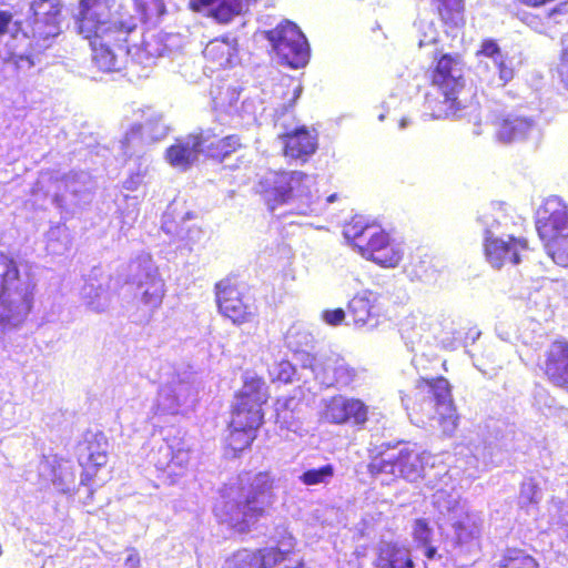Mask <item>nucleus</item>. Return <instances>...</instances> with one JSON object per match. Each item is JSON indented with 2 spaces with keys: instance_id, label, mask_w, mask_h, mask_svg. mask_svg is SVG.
Returning a JSON list of instances; mask_svg holds the SVG:
<instances>
[{
  "instance_id": "obj_1",
  "label": "nucleus",
  "mask_w": 568,
  "mask_h": 568,
  "mask_svg": "<svg viewBox=\"0 0 568 568\" xmlns=\"http://www.w3.org/2000/svg\"><path fill=\"white\" fill-rule=\"evenodd\" d=\"M115 0H80L79 12L75 17L78 33L92 50V59L97 68L103 72L119 70L116 51L131 53L139 63L151 64L161 55L160 48H151L143 40L141 44L130 47V37L136 32L138 23L133 16H119L108 19Z\"/></svg>"
},
{
  "instance_id": "obj_5",
  "label": "nucleus",
  "mask_w": 568,
  "mask_h": 568,
  "mask_svg": "<svg viewBox=\"0 0 568 568\" xmlns=\"http://www.w3.org/2000/svg\"><path fill=\"white\" fill-rule=\"evenodd\" d=\"M344 236L364 258L383 267H396L403 260L398 244L378 225L352 219L344 226Z\"/></svg>"
},
{
  "instance_id": "obj_23",
  "label": "nucleus",
  "mask_w": 568,
  "mask_h": 568,
  "mask_svg": "<svg viewBox=\"0 0 568 568\" xmlns=\"http://www.w3.org/2000/svg\"><path fill=\"white\" fill-rule=\"evenodd\" d=\"M61 9L31 13L30 30L27 36L36 40H48L57 37L61 29Z\"/></svg>"
},
{
  "instance_id": "obj_29",
  "label": "nucleus",
  "mask_w": 568,
  "mask_h": 568,
  "mask_svg": "<svg viewBox=\"0 0 568 568\" xmlns=\"http://www.w3.org/2000/svg\"><path fill=\"white\" fill-rule=\"evenodd\" d=\"M498 568H539V562L526 550L517 547H508L504 550L498 562Z\"/></svg>"
},
{
  "instance_id": "obj_33",
  "label": "nucleus",
  "mask_w": 568,
  "mask_h": 568,
  "mask_svg": "<svg viewBox=\"0 0 568 568\" xmlns=\"http://www.w3.org/2000/svg\"><path fill=\"white\" fill-rule=\"evenodd\" d=\"M239 13L240 9L236 3L223 0L220 1L215 8L211 9L210 17H212L219 23L226 24L231 22Z\"/></svg>"
},
{
  "instance_id": "obj_51",
  "label": "nucleus",
  "mask_w": 568,
  "mask_h": 568,
  "mask_svg": "<svg viewBox=\"0 0 568 568\" xmlns=\"http://www.w3.org/2000/svg\"><path fill=\"white\" fill-rule=\"evenodd\" d=\"M292 400V397L277 398L275 402L276 410L278 412L281 408H286Z\"/></svg>"
},
{
  "instance_id": "obj_53",
  "label": "nucleus",
  "mask_w": 568,
  "mask_h": 568,
  "mask_svg": "<svg viewBox=\"0 0 568 568\" xmlns=\"http://www.w3.org/2000/svg\"><path fill=\"white\" fill-rule=\"evenodd\" d=\"M52 463L57 464L58 466L61 465L62 462H64V458L58 454L52 455Z\"/></svg>"
},
{
  "instance_id": "obj_16",
  "label": "nucleus",
  "mask_w": 568,
  "mask_h": 568,
  "mask_svg": "<svg viewBox=\"0 0 568 568\" xmlns=\"http://www.w3.org/2000/svg\"><path fill=\"white\" fill-rule=\"evenodd\" d=\"M368 414V406L362 399L343 396L331 397L323 410L326 422L335 425L348 424L359 429L367 423Z\"/></svg>"
},
{
  "instance_id": "obj_42",
  "label": "nucleus",
  "mask_w": 568,
  "mask_h": 568,
  "mask_svg": "<svg viewBox=\"0 0 568 568\" xmlns=\"http://www.w3.org/2000/svg\"><path fill=\"white\" fill-rule=\"evenodd\" d=\"M30 9L31 13H37L40 11L62 9V6L59 0H32Z\"/></svg>"
},
{
  "instance_id": "obj_7",
  "label": "nucleus",
  "mask_w": 568,
  "mask_h": 568,
  "mask_svg": "<svg viewBox=\"0 0 568 568\" xmlns=\"http://www.w3.org/2000/svg\"><path fill=\"white\" fill-rule=\"evenodd\" d=\"M400 399L409 417L416 423L430 420L436 407L450 403L453 386L444 376L419 377L410 393L403 394Z\"/></svg>"
},
{
  "instance_id": "obj_21",
  "label": "nucleus",
  "mask_w": 568,
  "mask_h": 568,
  "mask_svg": "<svg viewBox=\"0 0 568 568\" xmlns=\"http://www.w3.org/2000/svg\"><path fill=\"white\" fill-rule=\"evenodd\" d=\"M374 568H415L410 549L397 541H383L376 548Z\"/></svg>"
},
{
  "instance_id": "obj_24",
  "label": "nucleus",
  "mask_w": 568,
  "mask_h": 568,
  "mask_svg": "<svg viewBox=\"0 0 568 568\" xmlns=\"http://www.w3.org/2000/svg\"><path fill=\"white\" fill-rule=\"evenodd\" d=\"M236 53V41L227 38H215L203 50V57L212 70L229 67Z\"/></svg>"
},
{
  "instance_id": "obj_41",
  "label": "nucleus",
  "mask_w": 568,
  "mask_h": 568,
  "mask_svg": "<svg viewBox=\"0 0 568 568\" xmlns=\"http://www.w3.org/2000/svg\"><path fill=\"white\" fill-rule=\"evenodd\" d=\"M346 315L347 311L345 312L343 308L325 310L322 318L326 324L337 326L343 323Z\"/></svg>"
},
{
  "instance_id": "obj_32",
  "label": "nucleus",
  "mask_w": 568,
  "mask_h": 568,
  "mask_svg": "<svg viewBox=\"0 0 568 568\" xmlns=\"http://www.w3.org/2000/svg\"><path fill=\"white\" fill-rule=\"evenodd\" d=\"M334 466L331 464H326L320 468H311L305 470L300 476V480L306 486L325 484L334 476Z\"/></svg>"
},
{
  "instance_id": "obj_8",
  "label": "nucleus",
  "mask_w": 568,
  "mask_h": 568,
  "mask_svg": "<svg viewBox=\"0 0 568 568\" xmlns=\"http://www.w3.org/2000/svg\"><path fill=\"white\" fill-rule=\"evenodd\" d=\"M268 398V388L264 378L257 375H245L242 387L234 394L230 425H245L258 429L264 423L263 407Z\"/></svg>"
},
{
  "instance_id": "obj_10",
  "label": "nucleus",
  "mask_w": 568,
  "mask_h": 568,
  "mask_svg": "<svg viewBox=\"0 0 568 568\" xmlns=\"http://www.w3.org/2000/svg\"><path fill=\"white\" fill-rule=\"evenodd\" d=\"M270 211L292 202L295 197L308 195L310 176L302 171L272 172L260 181V191Z\"/></svg>"
},
{
  "instance_id": "obj_4",
  "label": "nucleus",
  "mask_w": 568,
  "mask_h": 568,
  "mask_svg": "<svg viewBox=\"0 0 568 568\" xmlns=\"http://www.w3.org/2000/svg\"><path fill=\"white\" fill-rule=\"evenodd\" d=\"M20 276L17 260L0 252V332L18 327L31 312L34 286H18Z\"/></svg>"
},
{
  "instance_id": "obj_18",
  "label": "nucleus",
  "mask_w": 568,
  "mask_h": 568,
  "mask_svg": "<svg viewBox=\"0 0 568 568\" xmlns=\"http://www.w3.org/2000/svg\"><path fill=\"white\" fill-rule=\"evenodd\" d=\"M280 140L283 144V155L302 163L307 162L318 146L316 130L306 125L285 131L280 135Z\"/></svg>"
},
{
  "instance_id": "obj_26",
  "label": "nucleus",
  "mask_w": 568,
  "mask_h": 568,
  "mask_svg": "<svg viewBox=\"0 0 568 568\" xmlns=\"http://www.w3.org/2000/svg\"><path fill=\"white\" fill-rule=\"evenodd\" d=\"M257 428L252 426H237L229 424V434L225 439L224 450L231 458L240 457L248 450L257 437Z\"/></svg>"
},
{
  "instance_id": "obj_20",
  "label": "nucleus",
  "mask_w": 568,
  "mask_h": 568,
  "mask_svg": "<svg viewBox=\"0 0 568 568\" xmlns=\"http://www.w3.org/2000/svg\"><path fill=\"white\" fill-rule=\"evenodd\" d=\"M199 131L187 134L185 140H176L165 151L166 161L180 170L190 169L202 154Z\"/></svg>"
},
{
  "instance_id": "obj_13",
  "label": "nucleus",
  "mask_w": 568,
  "mask_h": 568,
  "mask_svg": "<svg viewBox=\"0 0 568 568\" xmlns=\"http://www.w3.org/2000/svg\"><path fill=\"white\" fill-rule=\"evenodd\" d=\"M296 545L291 534L284 535L275 546L237 551L230 568H275L295 554Z\"/></svg>"
},
{
  "instance_id": "obj_38",
  "label": "nucleus",
  "mask_w": 568,
  "mask_h": 568,
  "mask_svg": "<svg viewBox=\"0 0 568 568\" xmlns=\"http://www.w3.org/2000/svg\"><path fill=\"white\" fill-rule=\"evenodd\" d=\"M494 63L498 69L500 85L505 87L515 77V69L511 64V61L508 57L503 55L495 60Z\"/></svg>"
},
{
  "instance_id": "obj_52",
  "label": "nucleus",
  "mask_w": 568,
  "mask_h": 568,
  "mask_svg": "<svg viewBox=\"0 0 568 568\" xmlns=\"http://www.w3.org/2000/svg\"><path fill=\"white\" fill-rule=\"evenodd\" d=\"M425 547V556L427 559H434L436 554H437V549L436 547L432 546L430 544L428 546H424Z\"/></svg>"
},
{
  "instance_id": "obj_12",
  "label": "nucleus",
  "mask_w": 568,
  "mask_h": 568,
  "mask_svg": "<svg viewBox=\"0 0 568 568\" xmlns=\"http://www.w3.org/2000/svg\"><path fill=\"white\" fill-rule=\"evenodd\" d=\"M264 37L271 42L283 64L297 69L308 62L307 40L295 23L284 20L274 29L266 30Z\"/></svg>"
},
{
  "instance_id": "obj_25",
  "label": "nucleus",
  "mask_w": 568,
  "mask_h": 568,
  "mask_svg": "<svg viewBox=\"0 0 568 568\" xmlns=\"http://www.w3.org/2000/svg\"><path fill=\"white\" fill-rule=\"evenodd\" d=\"M430 4L447 31L464 27L465 0H430Z\"/></svg>"
},
{
  "instance_id": "obj_22",
  "label": "nucleus",
  "mask_w": 568,
  "mask_h": 568,
  "mask_svg": "<svg viewBox=\"0 0 568 568\" xmlns=\"http://www.w3.org/2000/svg\"><path fill=\"white\" fill-rule=\"evenodd\" d=\"M532 120L508 114L494 120L495 135L500 142L510 143L524 140L532 129Z\"/></svg>"
},
{
  "instance_id": "obj_40",
  "label": "nucleus",
  "mask_w": 568,
  "mask_h": 568,
  "mask_svg": "<svg viewBox=\"0 0 568 568\" xmlns=\"http://www.w3.org/2000/svg\"><path fill=\"white\" fill-rule=\"evenodd\" d=\"M557 74L565 89L568 90V43L562 45L559 51Z\"/></svg>"
},
{
  "instance_id": "obj_49",
  "label": "nucleus",
  "mask_w": 568,
  "mask_h": 568,
  "mask_svg": "<svg viewBox=\"0 0 568 568\" xmlns=\"http://www.w3.org/2000/svg\"><path fill=\"white\" fill-rule=\"evenodd\" d=\"M140 561L139 554L134 551L125 558L124 564L128 568H139Z\"/></svg>"
},
{
  "instance_id": "obj_35",
  "label": "nucleus",
  "mask_w": 568,
  "mask_h": 568,
  "mask_svg": "<svg viewBox=\"0 0 568 568\" xmlns=\"http://www.w3.org/2000/svg\"><path fill=\"white\" fill-rule=\"evenodd\" d=\"M239 100V92L229 84L219 85L213 91V102L216 108H227Z\"/></svg>"
},
{
  "instance_id": "obj_50",
  "label": "nucleus",
  "mask_w": 568,
  "mask_h": 568,
  "mask_svg": "<svg viewBox=\"0 0 568 568\" xmlns=\"http://www.w3.org/2000/svg\"><path fill=\"white\" fill-rule=\"evenodd\" d=\"M424 36H425V39L419 41V45L435 42L437 39V36H438V31L436 30V28H432L429 37H427L426 33Z\"/></svg>"
},
{
  "instance_id": "obj_15",
  "label": "nucleus",
  "mask_w": 568,
  "mask_h": 568,
  "mask_svg": "<svg viewBox=\"0 0 568 568\" xmlns=\"http://www.w3.org/2000/svg\"><path fill=\"white\" fill-rule=\"evenodd\" d=\"M487 262L496 268L504 265H516L521 261V254L528 250V241L524 237L507 235L506 239L486 231L483 243Z\"/></svg>"
},
{
  "instance_id": "obj_3",
  "label": "nucleus",
  "mask_w": 568,
  "mask_h": 568,
  "mask_svg": "<svg viewBox=\"0 0 568 568\" xmlns=\"http://www.w3.org/2000/svg\"><path fill=\"white\" fill-rule=\"evenodd\" d=\"M465 61L460 53H443L429 71V83L435 92L425 94V108L435 119L456 116L474 101L466 90Z\"/></svg>"
},
{
  "instance_id": "obj_46",
  "label": "nucleus",
  "mask_w": 568,
  "mask_h": 568,
  "mask_svg": "<svg viewBox=\"0 0 568 568\" xmlns=\"http://www.w3.org/2000/svg\"><path fill=\"white\" fill-rule=\"evenodd\" d=\"M518 3L528 8H540L547 6L555 0H516Z\"/></svg>"
},
{
  "instance_id": "obj_11",
  "label": "nucleus",
  "mask_w": 568,
  "mask_h": 568,
  "mask_svg": "<svg viewBox=\"0 0 568 568\" xmlns=\"http://www.w3.org/2000/svg\"><path fill=\"white\" fill-rule=\"evenodd\" d=\"M215 300L219 312L234 325L250 324L257 318V306L247 296L244 285L235 277L227 276L215 283Z\"/></svg>"
},
{
  "instance_id": "obj_34",
  "label": "nucleus",
  "mask_w": 568,
  "mask_h": 568,
  "mask_svg": "<svg viewBox=\"0 0 568 568\" xmlns=\"http://www.w3.org/2000/svg\"><path fill=\"white\" fill-rule=\"evenodd\" d=\"M368 473L376 477L379 475H390L392 477H399L396 473V467L393 457L385 458L383 456H375L367 465Z\"/></svg>"
},
{
  "instance_id": "obj_17",
  "label": "nucleus",
  "mask_w": 568,
  "mask_h": 568,
  "mask_svg": "<svg viewBox=\"0 0 568 568\" xmlns=\"http://www.w3.org/2000/svg\"><path fill=\"white\" fill-rule=\"evenodd\" d=\"M202 155L212 162L223 163L231 155L245 148L242 135L232 133L221 135L215 129H199Z\"/></svg>"
},
{
  "instance_id": "obj_28",
  "label": "nucleus",
  "mask_w": 568,
  "mask_h": 568,
  "mask_svg": "<svg viewBox=\"0 0 568 568\" xmlns=\"http://www.w3.org/2000/svg\"><path fill=\"white\" fill-rule=\"evenodd\" d=\"M430 419L437 420L443 436L452 437L459 424V415L454 399H452L450 403L436 407Z\"/></svg>"
},
{
  "instance_id": "obj_45",
  "label": "nucleus",
  "mask_w": 568,
  "mask_h": 568,
  "mask_svg": "<svg viewBox=\"0 0 568 568\" xmlns=\"http://www.w3.org/2000/svg\"><path fill=\"white\" fill-rule=\"evenodd\" d=\"M217 0H190L189 9L193 12H201L204 9L214 4Z\"/></svg>"
},
{
  "instance_id": "obj_43",
  "label": "nucleus",
  "mask_w": 568,
  "mask_h": 568,
  "mask_svg": "<svg viewBox=\"0 0 568 568\" xmlns=\"http://www.w3.org/2000/svg\"><path fill=\"white\" fill-rule=\"evenodd\" d=\"M469 525L464 520H457L453 524L456 537L459 541H466L473 537V531L468 529Z\"/></svg>"
},
{
  "instance_id": "obj_30",
  "label": "nucleus",
  "mask_w": 568,
  "mask_h": 568,
  "mask_svg": "<svg viewBox=\"0 0 568 568\" xmlns=\"http://www.w3.org/2000/svg\"><path fill=\"white\" fill-rule=\"evenodd\" d=\"M374 305L366 295H355L347 304V316L356 326H363L373 316Z\"/></svg>"
},
{
  "instance_id": "obj_14",
  "label": "nucleus",
  "mask_w": 568,
  "mask_h": 568,
  "mask_svg": "<svg viewBox=\"0 0 568 568\" xmlns=\"http://www.w3.org/2000/svg\"><path fill=\"white\" fill-rule=\"evenodd\" d=\"M82 454L80 455L81 484L90 485L97 477L99 470L108 463L109 440L103 432H87L83 439L78 444Z\"/></svg>"
},
{
  "instance_id": "obj_47",
  "label": "nucleus",
  "mask_w": 568,
  "mask_h": 568,
  "mask_svg": "<svg viewBox=\"0 0 568 568\" xmlns=\"http://www.w3.org/2000/svg\"><path fill=\"white\" fill-rule=\"evenodd\" d=\"M133 3H134L136 12L140 13V16H141V19L143 21H146L149 19V17H148L145 0H133Z\"/></svg>"
},
{
  "instance_id": "obj_48",
  "label": "nucleus",
  "mask_w": 568,
  "mask_h": 568,
  "mask_svg": "<svg viewBox=\"0 0 568 568\" xmlns=\"http://www.w3.org/2000/svg\"><path fill=\"white\" fill-rule=\"evenodd\" d=\"M430 263V261H426V260H420L416 265H415V275L416 276H419L422 277L423 275H427V271H428V264Z\"/></svg>"
},
{
  "instance_id": "obj_9",
  "label": "nucleus",
  "mask_w": 568,
  "mask_h": 568,
  "mask_svg": "<svg viewBox=\"0 0 568 568\" xmlns=\"http://www.w3.org/2000/svg\"><path fill=\"white\" fill-rule=\"evenodd\" d=\"M152 463L158 477L169 485L186 475L191 464V449L181 430L176 429L163 438L152 452Z\"/></svg>"
},
{
  "instance_id": "obj_37",
  "label": "nucleus",
  "mask_w": 568,
  "mask_h": 568,
  "mask_svg": "<svg viewBox=\"0 0 568 568\" xmlns=\"http://www.w3.org/2000/svg\"><path fill=\"white\" fill-rule=\"evenodd\" d=\"M413 538L420 546H428L432 542L433 530L425 518H417L413 525Z\"/></svg>"
},
{
  "instance_id": "obj_19",
  "label": "nucleus",
  "mask_w": 568,
  "mask_h": 568,
  "mask_svg": "<svg viewBox=\"0 0 568 568\" xmlns=\"http://www.w3.org/2000/svg\"><path fill=\"white\" fill-rule=\"evenodd\" d=\"M541 369L555 386L568 389V342L557 339L545 353Z\"/></svg>"
},
{
  "instance_id": "obj_2",
  "label": "nucleus",
  "mask_w": 568,
  "mask_h": 568,
  "mask_svg": "<svg viewBox=\"0 0 568 568\" xmlns=\"http://www.w3.org/2000/svg\"><path fill=\"white\" fill-rule=\"evenodd\" d=\"M276 479L268 470L237 475L220 488L214 515L239 534H247L270 514L276 499Z\"/></svg>"
},
{
  "instance_id": "obj_44",
  "label": "nucleus",
  "mask_w": 568,
  "mask_h": 568,
  "mask_svg": "<svg viewBox=\"0 0 568 568\" xmlns=\"http://www.w3.org/2000/svg\"><path fill=\"white\" fill-rule=\"evenodd\" d=\"M11 22L12 13L9 11L0 10V39L8 32Z\"/></svg>"
},
{
  "instance_id": "obj_36",
  "label": "nucleus",
  "mask_w": 568,
  "mask_h": 568,
  "mask_svg": "<svg viewBox=\"0 0 568 568\" xmlns=\"http://www.w3.org/2000/svg\"><path fill=\"white\" fill-rule=\"evenodd\" d=\"M539 486L537 481L529 478L520 484L519 498L523 508H528L531 505H537Z\"/></svg>"
},
{
  "instance_id": "obj_54",
  "label": "nucleus",
  "mask_w": 568,
  "mask_h": 568,
  "mask_svg": "<svg viewBox=\"0 0 568 568\" xmlns=\"http://www.w3.org/2000/svg\"><path fill=\"white\" fill-rule=\"evenodd\" d=\"M562 7L564 6L554 8L552 10L549 11V16H552L554 13H561L562 12Z\"/></svg>"
},
{
  "instance_id": "obj_31",
  "label": "nucleus",
  "mask_w": 568,
  "mask_h": 568,
  "mask_svg": "<svg viewBox=\"0 0 568 568\" xmlns=\"http://www.w3.org/2000/svg\"><path fill=\"white\" fill-rule=\"evenodd\" d=\"M142 285V303L151 310L160 307L164 297V282L156 276H150Z\"/></svg>"
},
{
  "instance_id": "obj_55",
  "label": "nucleus",
  "mask_w": 568,
  "mask_h": 568,
  "mask_svg": "<svg viewBox=\"0 0 568 568\" xmlns=\"http://www.w3.org/2000/svg\"><path fill=\"white\" fill-rule=\"evenodd\" d=\"M334 200H335V195H331V196H328V199H327V201H328V202H333Z\"/></svg>"
},
{
  "instance_id": "obj_27",
  "label": "nucleus",
  "mask_w": 568,
  "mask_h": 568,
  "mask_svg": "<svg viewBox=\"0 0 568 568\" xmlns=\"http://www.w3.org/2000/svg\"><path fill=\"white\" fill-rule=\"evenodd\" d=\"M392 457L399 477H410L419 471L420 454L415 446H405Z\"/></svg>"
},
{
  "instance_id": "obj_6",
  "label": "nucleus",
  "mask_w": 568,
  "mask_h": 568,
  "mask_svg": "<svg viewBox=\"0 0 568 568\" xmlns=\"http://www.w3.org/2000/svg\"><path fill=\"white\" fill-rule=\"evenodd\" d=\"M536 230L547 255L559 266H568V205L548 197L538 212Z\"/></svg>"
},
{
  "instance_id": "obj_39",
  "label": "nucleus",
  "mask_w": 568,
  "mask_h": 568,
  "mask_svg": "<svg viewBox=\"0 0 568 568\" xmlns=\"http://www.w3.org/2000/svg\"><path fill=\"white\" fill-rule=\"evenodd\" d=\"M501 49L497 41L494 39H484L480 42L479 49L476 51V57H486L493 60V62L499 57H503Z\"/></svg>"
}]
</instances>
